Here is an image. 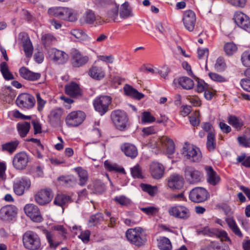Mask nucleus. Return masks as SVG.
<instances>
[{
	"mask_svg": "<svg viewBox=\"0 0 250 250\" xmlns=\"http://www.w3.org/2000/svg\"><path fill=\"white\" fill-rule=\"evenodd\" d=\"M119 8V4L110 0V20L114 22L119 21L120 18L125 20L134 16L132 8L128 1H125L121 5L120 10Z\"/></svg>",
	"mask_w": 250,
	"mask_h": 250,
	"instance_id": "1",
	"label": "nucleus"
},
{
	"mask_svg": "<svg viewBox=\"0 0 250 250\" xmlns=\"http://www.w3.org/2000/svg\"><path fill=\"white\" fill-rule=\"evenodd\" d=\"M48 12L61 20L74 22L77 20V13L72 8L66 7H55L50 8Z\"/></svg>",
	"mask_w": 250,
	"mask_h": 250,
	"instance_id": "2",
	"label": "nucleus"
},
{
	"mask_svg": "<svg viewBox=\"0 0 250 250\" xmlns=\"http://www.w3.org/2000/svg\"><path fill=\"white\" fill-rule=\"evenodd\" d=\"M125 236L130 243L137 247L144 245L147 241L146 234L140 227L128 229L125 232Z\"/></svg>",
	"mask_w": 250,
	"mask_h": 250,
	"instance_id": "3",
	"label": "nucleus"
},
{
	"mask_svg": "<svg viewBox=\"0 0 250 250\" xmlns=\"http://www.w3.org/2000/svg\"><path fill=\"white\" fill-rule=\"evenodd\" d=\"M22 242L25 249L29 250L42 249L41 239L39 235L32 231L26 232L22 236Z\"/></svg>",
	"mask_w": 250,
	"mask_h": 250,
	"instance_id": "4",
	"label": "nucleus"
},
{
	"mask_svg": "<svg viewBox=\"0 0 250 250\" xmlns=\"http://www.w3.org/2000/svg\"><path fill=\"white\" fill-rule=\"evenodd\" d=\"M112 120L116 128L120 130H125L129 126L127 114L122 110H115L112 112Z\"/></svg>",
	"mask_w": 250,
	"mask_h": 250,
	"instance_id": "5",
	"label": "nucleus"
},
{
	"mask_svg": "<svg viewBox=\"0 0 250 250\" xmlns=\"http://www.w3.org/2000/svg\"><path fill=\"white\" fill-rule=\"evenodd\" d=\"M182 152L186 159L191 162H199L202 160V154L200 149L188 143L185 144Z\"/></svg>",
	"mask_w": 250,
	"mask_h": 250,
	"instance_id": "6",
	"label": "nucleus"
},
{
	"mask_svg": "<svg viewBox=\"0 0 250 250\" xmlns=\"http://www.w3.org/2000/svg\"><path fill=\"white\" fill-rule=\"evenodd\" d=\"M168 213L171 216L184 220L188 219L191 215L189 209L182 205H175L169 207Z\"/></svg>",
	"mask_w": 250,
	"mask_h": 250,
	"instance_id": "7",
	"label": "nucleus"
},
{
	"mask_svg": "<svg viewBox=\"0 0 250 250\" xmlns=\"http://www.w3.org/2000/svg\"><path fill=\"white\" fill-rule=\"evenodd\" d=\"M93 104L96 111L101 115H103L107 111L109 105V97L102 95L97 97L93 101Z\"/></svg>",
	"mask_w": 250,
	"mask_h": 250,
	"instance_id": "8",
	"label": "nucleus"
},
{
	"mask_svg": "<svg viewBox=\"0 0 250 250\" xmlns=\"http://www.w3.org/2000/svg\"><path fill=\"white\" fill-rule=\"evenodd\" d=\"M209 196L208 191L202 187L192 189L189 193V199L194 203H202L207 200Z\"/></svg>",
	"mask_w": 250,
	"mask_h": 250,
	"instance_id": "9",
	"label": "nucleus"
},
{
	"mask_svg": "<svg viewBox=\"0 0 250 250\" xmlns=\"http://www.w3.org/2000/svg\"><path fill=\"white\" fill-rule=\"evenodd\" d=\"M85 118V113L82 111L70 112L66 117V124L70 126H77L81 124Z\"/></svg>",
	"mask_w": 250,
	"mask_h": 250,
	"instance_id": "10",
	"label": "nucleus"
},
{
	"mask_svg": "<svg viewBox=\"0 0 250 250\" xmlns=\"http://www.w3.org/2000/svg\"><path fill=\"white\" fill-rule=\"evenodd\" d=\"M31 186L30 180L25 177L20 178L16 179L13 184L14 193L18 195H22L25 191L28 190Z\"/></svg>",
	"mask_w": 250,
	"mask_h": 250,
	"instance_id": "11",
	"label": "nucleus"
},
{
	"mask_svg": "<svg viewBox=\"0 0 250 250\" xmlns=\"http://www.w3.org/2000/svg\"><path fill=\"white\" fill-rule=\"evenodd\" d=\"M17 208L14 205H9L0 209V219L5 222L12 221L17 215Z\"/></svg>",
	"mask_w": 250,
	"mask_h": 250,
	"instance_id": "12",
	"label": "nucleus"
},
{
	"mask_svg": "<svg viewBox=\"0 0 250 250\" xmlns=\"http://www.w3.org/2000/svg\"><path fill=\"white\" fill-rule=\"evenodd\" d=\"M25 213L33 222L40 223L43 220L38 207L33 204H27L24 207Z\"/></svg>",
	"mask_w": 250,
	"mask_h": 250,
	"instance_id": "13",
	"label": "nucleus"
},
{
	"mask_svg": "<svg viewBox=\"0 0 250 250\" xmlns=\"http://www.w3.org/2000/svg\"><path fill=\"white\" fill-rule=\"evenodd\" d=\"M47 55L51 60L58 64H63L68 59V56L65 52L55 48L49 49Z\"/></svg>",
	"mask_w": 250,
	"mask_h": 250,
	"instance_id": "14",
	"label": "nucleus"
},
{
	"mask_svg": "<svg viewBox=\"0 0 250 250\" xmlns=\"http://www.w3.org/2000/svg\"><path fill=\"white\" fill-rule=\"evenodd\" d=\"M28 162L29 157L26 153L21 152L14 155L12 163L16 169L22 170L26 167Z\"/></svg>",
	"mask_w": 250,
	"mask_h": 250,
	"instance_id": "15",
	"label": "nucleus"
},
{
	"mask_svg": "<svg viewBox=\"0 0 250 250\" xmlns=\"http://www.w3.org/2000/svg\"><path fill=\"white\" fill-rule=\"evenodd\" d=\"M53 197L51 189L45 188L39 191L35 195L36 202L40 205H44L49 203Z\"/></svg>",
	"mask_w": 250,
	"mask_h": 250,
	"instance_id": "16",
	"label": "nucleus"
},
{
	"mask_svg": "<svg viewBox=\"0 0 250 250\" xmlns=\"http://www.w3.org/2000/svg\"><path fill=\"white\" fill-rule=\"evenodd\" d=\"M16 104L20 107L28 109L34 106L35 99L33 96L29 94L23 93L18 97Z\"/></svg>",
	"mask_w": 250,
	"mask_h": 250,
	"instance_id": "17",
	"label": "nucleus"
},
{
	"mask_svg": "<svg viewBox=\"0 0 250 250\" xmlns=\"http://www.w3.org/2000/svg\"><path fill=\"white\" fill-rule=\"evenodd\" d=\"M236 24L241 28L250 32V19L245 14L237 12L234 15Z\"/></svg>",
	"mask_w": 250,
	"mask_h": 250,
	"instance_id": "18",
	"label": "nucleus"
},
{
	"mask_svg": "<svg viewBox=\"0 0 250 250\" xmlns=\"http://www.w3.org/2000/svg\"><path fill=\"white\" fill-rule=\"evenodd\" d=\"M185 175L187 180L191 184L198 183L202 178V173L192 167H187L185 168Z\"/></svg>",
	"mask_w": 250,
	"mask_h": 250,
	"instance_id": "19",
	"label": "nucleus"
},
{
	"mask_svg": "<svg viewBox=\"0 0 250 250\" xmlns=\"http://www.w3.org/2000/svg\"><path fill=\"white\" fill-rule=\"evenodd\" d=\"M165 167L161 163L152 162L149 165V173L152 177L156 180L161 179L165 173Z\"/></svg>",
	"mask_w": 250,
	"mask_h": 250,
	"instance_id": "20",
	"label": "nucleus"
},
{
	"mask_svg": "<svg viewBox=\"0 0 250 250\" xmlns=\"http://www.w3.org/2000/svg\"><path fill=\"white\" fill-rule=\"evenodd\" d=\"M183 21L185 28L189 31H192L196 23L195 13L190 10L185 11L183 18Z\"/></svg>",
	"mask_w": 250,
	"mask_h": 250,
	"instance_id": "21",
	"label": "nucleus"
},
{
	"mask_svg": "<svg viewBox=\"0 0 250 250\" xmlns=\"http://www.w3.org/2000/svg\"><path fill=\"white\" fill-rule=\"evenodd\" d=\"M198 234L208 235L211 236L215 235L218 238H220L222 241H230V239L228 236L227 233L224 230H219L217 229L211 230L209 229L205 228L204 229L199 231Z\"/></svg>",
	"mask_w": 250,
	"mask_h": 250,
	"instance_id": "22",
	"label": "nucleus"
},
{
	"mask_svg": "<svg viewBox=\"0 0 250 250\" xmlns=\"http://www.w3.org/2000/svg\"><path fill=\"white\" fill-rule=\"evenodd\" d=\"M63 112V109L60 107L54 108L50 111L48 119L52 125L56 126L60 124Z\"/></svg>",
	"mask_w": 250,
	"mask_h": 250,
	"instance_id": "23",
	"label": "nucleus"
},
{
	"mask_svg": "<svg viewBox=\"0 0 250 250\" xmlns=\"http://www.w3.org/2000/svg\"><path fill=\"white\" fill-rule=\"evenodd\" d=\"M47 241L50 248L55 250L61 244V241L58 239L57 234L53 231L43 230Z\"/></svg>",
	"mask_w": 250,
	"mask_h": 250,
	"instance_id": "24",
	"label": "nucleus"
},
{
	"mask_svg": "<svg viewBox=\"0 0 250 250\" xmlns=\"http://www.w3.org/2000/svg\"><path fill=\"white\" fill-rule=\"evenodd\" d=\"M205 170L207 174V182L211 185L216 186L220 181V177L214 170L212 167L209 166L205 167Z\"/></svg>",
	"mask_w": 250,
	"mask_h": 250,
	"instance_id": "25",
	"label": "nucleus"
},
{
	"mask_svg": "<svg viewBox=\"0 0 250 250\" xmlns=\"http://www.w3.org/2000/svg\"><path fill=\"white\" fill-rule=\"evenodd\" d=\"M184 185V180L182 176L173 174L170 176L168 181V186L172 189H181Z\"/></svg>",
	"mask_w": 250,
	"mask_h": 250,
	"instance_id": "26",
	"label": "nucleus"
},
{
	"mask_svg": "<svg viewBox=\"0 0 250 250\" xmlns=\"http://www.w3.org/2000/svg\"><path fill=\"white\" fill-rule=\"evenodd\" d=\"M65 93L73 97H77L82 95L79 85L75 82H71L65 86Z\"/></svg>",
	"mask_w": 250,
	"mask_h": 250,
	"instance_id": "27",
	"label": "nucleus"
},
{
	"mask_svg": "<svg viewBox=\"0 0 250 250\" xmlns=\"http://www.w3.org/2000/svg\"><path fill=\"white\" fill-rule=\"evenodd\" d=\"M19 73L22 78L29 81H36L41 77L40 73L32 72L24 67L20 69Z\"/></svg>",
	"mask_w": 250,
	"mask_h": 250,
	"instance_id": "28",
	"label": "nucleus"
},
{
	"mask_svg": "<svg viewBox=\"0 0 250 250\" xmlns=\"http://www.w3.org/2000/svg\"><path fill=\"white\" fill-rule=\"evenodd\" d=\"M173 83L175 85L179 84L183 89L187 90L192 89L194 85L193 81L187 77H181L178 79H175Z\"/></svg>",
	"mask_w": 250,
	"mask_h": 250,
	"instance_id": "29",
	"label": "nucleus"
},
{
	"mask_svg": "<svg viewBox=\"0 0 250 250\" xmlns=\"http://www.w3.org/2000/svg\"><path fill=\"white\" fill-rule=\"evenodd\" d=\"M160 142L163 148L165 149L169 154L174 153L175 151V145L172 139L167 137H162L160 139Z\"/></svg>",
	"mask_w": 250,
	"mask_h": 250,
	"instance_id": "30",
	"label": "nucleus"
},
{
	"mask_svg": "<svg viewBox=\"0 0 250 250\" xmlns=\"http://www.w3.org/2000/svg\"><path fill=\"white\" fill-rule=\"evenodd\" d=\"M88 74L92 79L99 80L104 77L105 71L101 66L94 65L89 69Z\"/></svg>",
	"mask_w": 250,
	"mask_h": 250,
	"instance_id": "31",
	"label": "nucleus"
},
{
	"mask_svg": "<svg viewBox=\"0 0 250 250\" xmlns=\"http://www.w3.org/2000/svg\"><path fill=\"white\" fill-rule=\"evenodd\" d=\"M124 91L126 95L136 100H141L145 96L144 94L139 92L137 90L127 84L124 86Z\"/></svg>",
	"mask_w": 250,
	"mask_h": 250,
	"instance_id": "32",
	"label": "nucleus"
},
{
	"mask_svg": "<svg viewBox=\"0 0 250 250\" xmlns=\"http://www.w3.org/2000/svg\"><path fill=\"white\" fill-rule=\"evenodd\" d=\"M121 149L126 156L131 158H135L138 155V150L132 144L125 143L122 146Z\"/></svg>",
	"mask_w": 250,
	"mask_h": 250,
	"instance_id": "33",
	"label": "nucleus"
},
{
	"mask_svg": "<svg viewBox=\"0 0 250 250\" xmlns=\"http://www.w3.org/2000/svg\"><path fill=\"white\" fill-rule=\"evenodd\" d=\"M88 60L87 56H84L79 52H75L73 55L72 64L75 67H80L85 64Z\"/></svg>",
	"mask_w": 250,
	"mask_h": 250,
	"instance_id": "34",
	"label": "nucleus"
},
{
	"mask_svg": "<svg viewBox=\"0 0 250 250\" xmlns=\"http://www.w3.org/2000/svg\"><path fill=\"white\" fill-rule=\"evenodd\" d=\"M71 202V197L64 194H58L55 198L54 203L55 205L63 207Z\"/></svg>",
	"mask_w": 250,
	"mask_h": 250,
	"instance_id": "35",
	"label": "nucleus"
},
{
	"mask_svg": "<svg viewBox=\"0 0 250 250\" xmlns=\"http://www.w3.org/2000/svg\"><path fill=\"white\" fill-rule=\"evenodd\" d=\"M18 133L21 137H25L30 128V124L27 122L19 123L17 125Z\"/></svg>",
	"mask_w": 250,
	"mask_h": 250,
	"instance_id": "36",
	"label": "nucleus"
},
{
	"mask_svg": "<svg viewBox=\"0 0 250 250\" xmlns=\"http://www.w3.org/2000/svg\"><path fill=\"white\" fill-rule=\"evenodd\" d=\"M228 123L237 130H239L244 125V122L241 119L234 115H230L228 117Z\"/></svg>",
	"mask_w": 250,
	"mask_h": 250,
	"instance_id": "37",
	"label": "nucleus"
},
{
	"mask_svg": "<svg viewBox=\"0 0 250 250\" xmlns=\"http://www.w3.org/2000/svg\"><path fill=\"white\" fill-rule=\"evenodd\" d=\"M0 71L3 77L6 81L12 80L14 79L13 75L10 72L6 62H2L0 64Z\"/></svg>",
	"mask_w": 250,
	"mask_h": 250,
	"instance_id": "38",
	"label": "nucleus"
},
{
	"mask_svg": "<svg viewBox=\"0 0 250 250\" xmlns=\"http://www.w3.org/2000/svg\"><path fill=\"white\" fill-rule=\"evenodd\" d=\"M79 178V184L83 186L85 185L88 180V173L87 171L81 167H78L75 168Z\"/></svg>",
	"mask_w": 250,
	"mask_h": 250,
	"instance_id": "39",
	"label": "nucleus"
},
{
	"mask_svg": "<svg viewBox=\"0 0 250 250\" xmlns=\"http://www.w3.org/2000/svg\"><path fill=\"white\" fill-rule=\"evenodd\" d=\"M88 189L94 193L99 194L102 193L105 188L104 185L100 181H94L92 184L88 187Z\"/></svg>",
	"mask_w": 250,
	"mask_h": 250,
	"instance_id": "40",
	"label": "nucleus"
},
{
	"mask_svg": "<svg viewBox=\"0 0 250 250\" xmlns=\"http://www.w3.org/2000/svg\"><path fill=\"white\" fill-rule=\"evenodd\" d=\"M96 20L94 12L91 10H87L83 14L81 20L88 24H94Z\"/></svg>",
	"mask_w": 250,
	"mask_h": 250,
	"instance_id": "41",
	"label": "nucleus"
},
{
	"mask_svg": "<svg viewBox=\"0 0 250 250\" xmlns=\"http://www.w3.org/2000/svg\"><path fill=\"white\" fill-rule=\"evenodd\" d=\"M19 145V142L15 140L3 144L1 148L2 151H6L11 154L15 151Z\"/></svg>",
	"mask_w": 250,
	"mask_h": 250,
	"instance_id": "42",
	"label": "nucleus"
},
{
	"mask_svg": "<svg viewBox=\"0 0 250 250\" xmlns=\"http://www.w3.org/2000/svg\"><path fill=\"white\" fill-rule=\"evenodd\" d=\"M226 222L229 228L233 231V232L239 237H242L243 234L240 229L237 226L235 221L232 218H228L226 219Z\"/></svg>",
	"mask_w": 250,
	"mask_h": 250,
	"instance_id": "43",
	"label": "nucleus"
},
{
	"mask_svg": "<svg viewBox=\"0 0 250 250\" xmlns=\"http://www.w3.org/2000/svg\"><path fill=\"white\" fill-rule=\"evenodd\" d=\"M23 48L26 56L30 57L33 53V47L28 37L23 42Z\"/></svg>",
	"mask_w": 250,
	"mask_h": 250,
	"instance_id": "44",
	"label": "nucleus"
},
{
	"mask_svg": "<svg viewBox=\"0 0 250 250\" xmlns=\"http://www.w3.org/2000/svg\"><path fill=\"white\" fill-rule=\"evenodd\" d=\"M140 187L144 191L147 192L151 196H155L158 192V188L157 186H152L148 184H141Z\"/></svg>",
	"mask_w": 250,
	"mask_h": 250,
	"instance_id": "45",
	"label": "nucleus"
},
{
	"mask_svg": "<svg viewBox=\"0 0 250 250\" xmlns=\"http://www.w3.org/2000/svg\"><path fill=\"white\" fill-rule=\"evenodd\" d=\"M207 147L209 151H213L215 148V134L212 132H210L208 134Z\"/></svg>",
	"mask_w": 250,
	"mask_h": 250,
	"instance_id": "46",
	"label": "nucleus"
},
{
	"mask_svg": "<svg viewBox=\"0 0 250 250\" xmlns=\"http://www.w3.org/2000/svg\"><path fill=\"white\" fill-rule=\"evenodd\" d=\"M237 45L232 42H229L225 44L224 49L228 56H231L235 53L237 50Z\"/></svg>",
	"mask_w": 250,
	"mask_h": 250,
	"instance_id": "47",
	"label": "nucleus"
},
{
	"mask_svg": "<svg viewBox=\"0 0 250 250\" xmlns=\"http://www.w3.org/2000/svg\"><path fill=\"white\" fill-rule=\"evenodd\" d=\"M158 246L162 250H171L172 245L170 240L166 237H163L159 243Z\"/></svg>",
	"mask_w": 250,
	"mask_h": 250,
	"instance_id": "48",
	"label": "nucleus"
},
{
	"mask_svg": "<svg viewBox=\"0 0 250 250\" xmlns=\"http://www.w3.org/2000/svg\"><path fill=\"white\" fill-rule=\"evenodd\" d=\"M103 221V215L102 213H97L92 215L89 220V226L90 227L97 225Z\"/></svg>",
	"mask_w": 250,
	"mask_h": 250,
	"instance_id": "49",
	"label": "nucleus"
},
{
	"mask_svg": "<svg viewBox=\"0 0 250 250\" xmlns=\"http://www.w3.org/2000/svg\"><path fill=\"white\" fill-rule=\"evenodd\" d=\"M141 211L148 216H155L159 212V208L150 206L146 208H141Z\"/></svg>",
	"mask_w": 250,
	"mask_h": 250,
	"instance_id": "50",
	"label": "nucleus"
},
{
	"mask_svg": "<svg viewBox=\"0 0 250 250\" xmlns=\"http://www.w3.org/2000/svg\"><path fill=\"white\" fill-rule=\"evenodd\" d=\"M131 173L135 178H143L144 177L142 168L139 165H137L131 168Z\"/></svg>",
	"mask_w": 250,
	"mask_h": 250,
	"instance_id": "51",
	"label": "nucleus"
},
{
	"mask_svg": "<svg viewBox=\"0 0 250 250\" xmlns=\"http://www.w3.org/2000/svg\"><path fill=\"white\" fill-rule=\"evenodd\" d=\"M155 118L153 116L150 112L148 111H145L142 113L141 122L142 123H150L154 122Z\"/></svg>",
	"mask_w": 250,
	"mask_h": 250,
	"instance_id": "52",
	"label": "nucleus"
},
{
	"mask_svg": "<svg viewBox=\"0 0 250 250\" xmlns=\"http://www.w3.org/2000/svg\"><path fill=\"white\" fill-rule=\"evenodd\" d=\"M237 161L241 163L242 165L247 167H250V156L246 157L245 153L238 156L236 159Z\"/></svg>",
	"mask_w": 250,
	"mask_h": 250,
	"instance_id": "53",
	"label": "nucleus"
},
{
	"mask_svg": "<svg viewBox=\"0 0 250 250\" xmlns=\"http://www.w3.org/2000/svg\"><path fill=\"white\" fill-rule=\"evenodd\" d=\"M70 34L74 38L78 40L85 39L87 36L86 34L82 30L79 29H73L70 32Z\"/></svg>",
	"mask_w": 250,
	"mask_h": 250,
	"instance_id": "54",
	"label": "nucleus"
},
{
	"mask_svg": "<svg viewBox=\"0 0 250 250\" xmlns=\"http://www.w3.org/2000/svg\"><path fill=\"white\" fill-rule=\"evenodd\" d=\"M56 40L54 36L48 34L42 36V42L46 46L49 45L55 42Z\"/></svg>",
	"mask_w": 250,
	"mask_h": 250,
	"instance_id": "55",
	"label": "nucleus"
},
{
	"mask_svg": "<svg viewBox=\"0 0 250 250\" xmlns=\"http://www.w3.org/2000/svg\"><path fill=\"white\" fill-rule=\"evenodd\" d=\"M52 230L57 231L65 239L66 238L67 230L62 225H54L51 228Z\"/></svg>",
	"mask_w": 250,
	"mask_h": 250,
	"instance_id": "56",
	"label": "nucleus"
},
{
	"mask_svg": "<svg viewBox=\"0 0 250 250\" xmlns=\"http://www.w3.org/2000/svg\"><path fill=\"white\" fill-rule=\"evenodd\" d=\"M197 84L196 86V91L198 93L204 92L208 88V85L204 81L197 78Z\"/></svg>",
	"mask_w": 250,
	"mask_h": 250,
	"instance_id": "57",
	"label": "nucleus"
},
{
	"mask_svg": "<svg viewBox=\"0 0 250 250\" xmlns=\"http://www.w3.org/2000/svg\"><path fill=\"white\" fill-rule=\"evenodd\" d=\"M208 76L212 80L215 82L222 83L227 81L224 77L216 73L210 72L208 74Z\"/></svg>",
	"mask_w": 250,
	"mask_h": 250,
	"instance_id": "58",
	"label": "nucleus"
},
{
	"mask_svg": "<svg viewBox=\"0 0 250 250\" xmlns=\"http://www.w3.org/2000/svg\"><path fill=\"white\" fill-rule=\"evenodd\" d=\"M114 200L121 206H127L130 203V200L125 196L116 197Z\"/></svg>",
	"mask_w": 250,
	"mask_h": 250,
	"instance_id": "59",
	"label": "nucleus"
},
{
	"mask_svg": "<svg viewBox=\"0 0 250 250\" xmlns=\"http://www.w3.org/2000/svg\"><path fill=\"white\" fill-rule=\"evenodd\" d=\"M241 61L244 66H250V52L249 51H245L243 53L241 56Z\"/></svg>",
	"mask_w": 250,
	"mask_h": 250,
	"instance_id": "60",
	"label": "nucleus"
},
{
	"mask_svg": "<svg viewBox=\"0 0 250 250\" xmlns=\"http://www.w3.org/2000/svg\"><path fill=\"white\" fill-rule=\"evenodd\" d=\"M239 144L245 147H250V138L246 136H239L237 138Z\"/></svg>",
	"mask_w": 250,
	"mask_h": 250,
	"instance_id": "61",
	"label": "nucleus"
},
{
	"mask_svg": "<svg viewBox=\"0 0 250 250\" xmlns=\"http://www.w3.org/2000/svg\"><path fill=\"white\" fill-rule=\"evenodd\" d=\"M36 98L38 105V110L40 112H41L43 110V108L45 104H46V102L41 98V95L39 93H37L36 94Z\"/></svg>",
	"mask_w": 250,
	"mask_h": 250,
	"instance_id": "62",
	"label": "nucleus"
},
{
	"mask_svg": "<svg viewBox=\"0 0 250 250\" xmlns=\"http://www.w3.org/2000/svg\"><path fill=\"white\" fill-rule=\"evenodd\" d=\"M240 83L244 90L250 92V79H242L241 80Z\"/></svg>",
	"mask_w": 250,
	"mask_h": 250,
	"instance_id": "63",
	"label": "nucleus"
},
{
	"mask_svg": "<svg viewBox=\"0 0 250 250\" xmlns=\"http://www.w3.org/2000/svg\"><path fill=\"white\" fill-rule=\"evenodd\" d=\"M90 232L89 230H84L81 231L80 234L78 236L79 238L81 239L84 243H87L89 241V237Z\"/></svg>",
	"mask_w": 250,
	"mask_h": 250,
	"instance_id": "64",
	"label": "nucleus"
}]
</instances>
